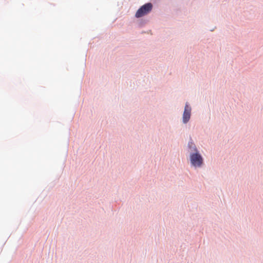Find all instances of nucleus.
Wrapping results in <instances>:
<instances>
[{
  "mask_svg": "<svg viewBox=\"0 0 263 263\" xmlns=\"http://www.w3.org/2000/svg\"><path fill=\"white\" fill-rule=\"evenodd\" d=\"M153 7V5L151 3L143 5L137 11L135 17L140 18L148 14L152 11Z\"/></svg>",
  "mask_w": 263,
  "mask_h": 263,
  "instance_id": "f257e3e1",
  "label": "nucleus"
},
{
  "mask_svg": "<svg viewBox=\"0 0 263 263\" xmlns=\"http://www.w3.org/2000/svg\"><path fill=\"white\" fill-rule=\"evenodd\" d=\"M190 159L192 164L195 167H200L203 163V159L198 153L191 154Z\"/></svg>",
  "mask_w": 263,
  "mask_h": 263,
  "instance_id": "f03ea898",
  "label": "nucleus"
},
{
  "mask_svg": "<svg viewBox=\"0 0 263 263\" xmlns=\"http://www.w3.org/2000/svg\"><path fill=\"white\" fill-rule=\"evenodd\" d=\"M191 108L186 103L183 115V122L186 123L190 120L191 117Z\"/></svg>",
  "mask_w": 263,
  "mask_h": 263,
  "instance_id": "7ed1b4c3",
  "label": "nucleus"
}]
</instances>
